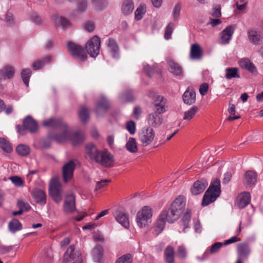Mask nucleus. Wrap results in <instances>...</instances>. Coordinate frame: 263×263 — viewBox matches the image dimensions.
Listing matches in <instances>:
<instances>
[{
    "mask_svg": "<svg viewBox=\"0 0 263 263\" xmlns=\"http://www.w3.org/2000/svg\"><path fill=\"white\" fill-rule=\"evenodd\" d=\"M85 155L90 161L95 162L105 167L113 166L114 156L107 150H99L96 146L92 143H88L85 147Z\"/></svg>",
    "mask_w": 263,
    "mask_h": 263,
    "instance_id": "1",
    "label": "nucleus"
},
{
    "mask_svg": "<svg viewBox=\"0 0 263 263\" xmlns=\"http://www.w3.org/2000/svg\"><path fill=\"white\" fill-rule=\"evenodd\" d=\"M185 206V199L182 196H179L172 203L168 210L162 211L163 215L166 217V220L173 223L177 220L184 211Z\"/></svg>",
    "mask_w": 263,
    "mask_h": 263,
    "instance_id": "2",
    "label": "nucleus"
},
{
    "mask_svg": "<svg viewBox=\"0 0 263 263\" xmlns=\"http://www.w3.org/2000/svg\"><path fill=\"white\" fill-rule=\"evenodd\" d=\"M43 124L47 127L53 128H60L62 132L61 134L50 135V137L59 143L64 142L69 137L68 127L61 119L51 118L49 119L44 121Z\"/></svg>",
    "mask_w": 263,
    "mask_h": 263,
    "instance_id": "3",
    "label": "nucleus"
},
{
    "mask_svg": "<svg viewBox=\"0 0 263 263\" xmlns=\"http://www.w3.org/2000/svg\"><path fill=\"white\" fill-rule=\"evenodd\" d=\"M221 193L220 183L219 179L212 182L203 197L202 205L206 206L215 201Z\"/></svg>",
    "mask_w": 263,
    "mask_h": 263,
    "instance_id": "4",
    "label": "nucleus"
},
{
    "mask_svg": "<svg viewBox=\"0 0 263 263\" xmlns=\"http://www.w3.org/2000/svg\"><path fill=\"white\" fill-rule=\"evenodd\" d=\"M152 209L148 206H144L136 215V223L140 229L145 228L151 222Z\"/></svg>",
    "mask_w": 263,
    "mask_h": 263,
    "instance_id": "5",
    "label": "nucleus"
},
{
    "mask_svg": "<svg viewBox=\"0 0 263 263\" xmlns=\"http://www.w3.org/2000/svg\"><path fill=\"white\" fill-rule=\"evenodd\" d=\"M66 47L68 51L73 58L77 59L81 62L87 60V53L84 48L82 46L70 42L67 44Z\"/></svg>",
    "mask_w": 263,
    "mask_h": 263,
    "instance_id": "6",
    "label": "nucleus"
},
{
    "mask_svg": "<svg viewBox=\"0 0 263 263\" xmlns=\"http://www.w3.org/2000/svg\"><path fill=\"white\" fill-rule=\"evenodd\" d=\"M149 97L153 100V105L155 108V112L159 114L165 113L168 108L166 99L161 95L149 93Z\"/></svg>",
    "mask_w": 263,
    "mask_h": 263,
    "instance_id": "7",
    "label": "nucleus"
},
{
    "mask_svg": "<svg viewBox=\"0 0 263 263\" xmlns=\"http://www.w3.org/2000/svg\"><path fill=\"white\" fill-rule=\"evenodd\" d=\"M155 133L152 127L145 126L139 133V140L143 146H147L153 141Z\"/></svg>",
    "mask_w": 263,
    "mask_h": 263,
    "instance_id": "8",
    "label": "nucleus"
},
{
    "mask_svg": "<svg viewBox=\"0 0 263 263\" xmlns=\"http://www.w3.org/2000/svg\"><path fill=\"white\" fill-rule=\"evenodd\" d=\"M101 46V40L95 35L88 41L85 48L90 57L96 58L99 53Z\"/></svg>",
    "mask_w": 263,
    "mask_h": 263,
    "instance_id": "9",
    "label": "nucleus"
},
{
    "mask_svg": "<svg viewBox=\"0 0 263 263\" xmlns=\"http://www.w3.org/2000/svg\"><path fill=\"white\" fill-rule=\"evenodd\" d=\"M64 263H82V258L79 251H75L72 246H70L65 253L63 257Z\"/></svg>",
    "mask_w": 263,
    "mask_h": 263,
    "instance_id": "10",
    "label": "nucleus"
},
{
    "mask_svg": "<svg viewBox=\"0 0 263 263\" xmlns=\"http://www.w3.org/2000/svg\"><path fill=\"white\" fill-rule=\"evenodd\" d=\"M49 193L50 196L55 202L59 203L62 201V185L57 180L53 179L51 180L50 185Z\"/></svg>",
    "mask_w": 263,
    "mask_h": 263,
    "instance_id": "11",
    "label": "nucleus"
},
{
    "mask_svg": "<svg viewBox=\"0 0 263 263\" xmlns=\"http://www.w3.org/2000/svg\"><path fill=\"white\" fill-rule=\"evenodd\" d=\"M76 160H70L63 165L62 173L64 182H68L72 179L73 173L76 167Z\"/></svg>",
    "mask_w": 263,
    "mask_h": 263,
    "instance_id": "12",
    "label": "nucleus"
},
{
    "mask_svg": "<svg viewBox=\"0 0 263 263\" xmlns=\"http://www.w3.org/2000/svg\"><path fill=\"white\" fill-rule=\"evenodd\" d=\"M162 114L153 112L149 114L146 117V120L149 126L151 127H158L163 122Z\"/></svg>",
    "mask_w": 263,
    "mask_h": 263,
    "instance_id": "13",
    "label": "nucleus"
},
{
    "mask_svg": "<svg viewBox=\"0 0 263 263\" xmlns=\"http://www.w3.org/2000/svg\"><path fill=\"white\" fill-rule=\"evenodd\" d=\"M107 50L111 56L115 59H118L120 56L119 45L115 39L110 37L106 42Z\"/></svg>",
    "mask_w": 263,
    "mask_h": 263,
    "instance_id": "14",
    "label": "nucleus"
},
{
    "mask_svg": "<svg viewBox=\"0 0 263 263\" xmlns=\"http://www.w3.org/2000/svg\"><path fill=\"white\" fill-rule=\"evenodd\" d=\"M64 211L66 213H72L76 210V199L73 194L66 195L64 200Z\"/></svg>",
    "mask_w": 263,
    "mask_h": 263,
    "instance_id": "15",
    "label": "nucleus"
},
{
    "mask_svg": "<svg viewBox=\"0 0 263 263\" xmlns=\"http://www.w3.org/2000/svg\"><path fill=\"white\" fill-rule=\"evenodd\" d=\"M208 185V181L202 179L196 181L191 189V192L194 195H198L202 193Z\"/></svg>",
    "mask_w": 263,
    "mask_h": 263,
    "instance_id": "16",
    "label": "nucleus"
},
{
    "mask_svg": "<svg viewBox=\"0 0 263 263\" xmlns=\"http://www.w3.org/2000/svg\"><path fill=\"white\" fill-rule=\"evenodd\" d=\"M251 201V195L249 192H243L237 197L236 206L242 209L248 205Z\"/></svg>",
    "mask_w": 263,
    "mask_h": 263,
    "instance_id": "17",
    "label": "nucleus"
},
{
    "mask_svg": "<svg viewBox=\"0 0 263 263\" xmlns=\"http://www.w3.org/2000/svg\"><path fill=\"white\" fill-rule=\"evenodd\" d=\"M24 127L30 133H35L38 129L37 122L30 116H27L23 122Z\"/></svg>",
    "mask_w": 263,
    "mask_h": 263,
    "instance_id": "18",
    "label": "nucleus"
},
{
    "mask_svg": "<svg viewBox=\"0 0 263 263\" xmlns=\"http://www.w3.org/2000/svg\"><path fill=\"white\" fill-rule=\"evenodd\" d=\"M109 107V104L107 100L104 97H101L97 102L95 111L97 116L106 111Z\"/></svg>",
    "mask_w": 263,
    "mask_h": 263,
    "instance_id": "19",
    "label": "nucleus"
},
{
    "mask_svg": "<svg viewBox=\"0 0 263 263\" xmlns=\"http://www.w3.org/2000/svg\"><path fill=\"white\" fill-rule=\"evenodd\" d=\"M234 30L235 27L233 25H230L227 27L220 33L221 43L223 44H228L231 40Z\"/></svg>",
    "mask_w": 263,
    "mask_h": 263,
    "instance_id": "20",
    "label": "nucleus"
},
{
    "mask_svg": "<svg viewBox=\"0 0 263 263\" xmlns=\"http://www.w3.org/2000/svg\"><path fill=\"white\" fill-rule=\"evenodd\" d=\"M31 194L36 203L42 205L46 203V195L43 190L34 189L32 191Z\"/></svg>",
    "mask_w": 263,
    "mask_h": 263,
    "instance_id": "21",
    "label": "nucleus"
},
{
    "mask_svg": "<svg viewBox=\"0 0 263 263\" xmlns=\"http://www.w3.org/2000/svg\"><path fill=\"white\" fill-rule=\"evenodd\" d=\"M183 100L184 103L191 105L196 101V93L193 88H188L184 92L182 96Z\"/></svg>",
    "mask_w": 263,
    "mask_h": 263,
    "instance_id": "22",
    "label": "nucleus"
},
{
    "mask_svg": "<svg viewBox=\"0 0 263 263\" xmlns=\"http://www.w3.org/2000/svg\"><path fill=\"white\" fill-rule=\"evenodd\" d=\"M15 72L14 68L10 65H6L0 70V81L2 80L10 79L13 78Z\"/></svg>",
    "mask_w": 263,
    "mask_h": 263,
    "instance_id": "23",
    "label": "nucleus"
},
{
    "mask_svg": "<svg viewBox=\"0 0 263 263\" xmlns=\"http://www.w3.org/2000/svg\"><path fill=\"white\" fill-rule=\"evenodd\" d=\"M116 219L125 229L129 228V216L127 213L118 212L116 215Z\"/></svg>",
    "mask_w": 263,
    "mask_h": 263,
    "instance_id": "24",
    "label": "nucleus"
},
{
    "mask_svg": "<svg viewBox=\"0 0 263 263\" xmlns=\"http://www.w3.org/2000/svg\"><path fill=\"white\" fill-rule=\"evenodd\" d=\"M69 137L66 140H70L73 145H76L82 143L84 141V136L82 133L74 132L71 133L68 129Z\"/></svg>",
    "mask_w": 263,
    "mask_h": 263,
    "instance_id": "25",
    "label": "nucleus"
},
{
    "mask_svg": "<svg viewBox=\"0 0 263 263\" xmlns=\"http://www.w3.org/2000/svg\"><path fill=\"white\" fill-rule=\"evenodd\" d=\"M238 258L246 259L250 253L248 246L246 243H240L237 246Z\"/></svg>",
    "mask_w": 263,
    "mask_h": 263,
    "instance_id": "26",
    "label": "nucleus"
},
{
    "mask_svg": "<svg viewBox=\"0 0 263 263\" xmlns=\"http://www.w3.org/2000/svg\"><path fill=\"white\" fill-rule=\"evenodd\" d=\"M240 66L253 73L256 72V68L253 63L248 59H242L239 62Z\"/></svg>",
    "mask_w": 263,
    "mask_h": 263,
    "instance_id": "27",
    "label": "nucleus"
},
{
    "mask_svg": "<svg viewBox=\"0 0 263 263\" xmlns=\"http://www.w3.org/2000/svg\"><path fill=\"white\" fill-rule=\"evenodd\" d=\"M168 69L174 75L178 76L182 74L183 71L181 67L177 63L173 61L168 63Z\"/></svg>",
    "mask_w": 263,
    "mask_h": 263,
    "instance_id": "28",
    "label": "nucleus"
},
{
    "mask_svg": "<svg viewBox=\"0 0 263 263\" xmlns=\"http://www.w3.org/2000/svg\"><path fill=\"white\" fill-rule=\"evenodd\" d=\"M191 57L193 59H199L202 58V50L198 44H194L191 47Z\"/></svg>",
    "mask_w": 263,
    "mask_h": 263,
    "instance_id": "29",
    "label": "nucleus"
},
{
    "mask_svg": "<svg viewBox=\"0 0 263 263\" xmlns=\"http://www.w3.org/2000/svg\"><path fill=\"white\" fill-rule=\"evenodd\" d=\"M256 173L252 171H247L245 174V182L249 186L253 185L256 182Z\"/></svg>",
    "mask_w": 263,
    "mask_h": 263,
    "instance_id": "30",
    "label": "nucleus"
},
{
    "mask_svg": "<svg viewBox=\"0 0 263 263\" xmlns=\"http://www.w3.org/2000/svg\"><path fill=\"white\" fill-rule=\"evenodd\" d=\"M92 255L94 261L100 263L103 255L102 247L100 245H97L92 250Z\"/></svg>",
    "mask_w": 263,
    "mask_h": 263,
    "instance_id": "31",
    "label": "nucleus"
},
{
    "mask_svg": "<svg viewBox=\"0 0 263 263\" xmlns=\"http://www.w3.org/2000/svg\"><path fill=\"white\" fill-rule=\"evenodd\" d=\"M164 259L166 263H174L175 252L174 248L171 246H167L164 252Z\"/></svg>",
    "mask_w": 263,
    "mask_h": 263,
    "instance_id": "32",
    "label": "nucleus"
},
{
    "mask_svg": "<svg viewBox=\"0 0 263 263\" xmlns=\"http://www.w3.org/2000/svg\"><path fill=\"white\" fill-rule=\"evenodd\" d=\"M248 37L250 41L255 44L258 45L261 41V36L259 32L255 30H250L248 31Z\"/></svg>",
    "mask_w": 263,
    "mask_h": 263,
    "instance_id": "33",
    "label": "nucleus"
},
{
    "mask_svg": "<svg viewBox=\"0 0 263 263\" xmlns=\"http://www.w3.org/2000/svg\"><path fill=\"white\" fill-rule=\"evenodd\" d=\"M134 8L132 0H124L122 6V11L124 15L130 14Z\"/></svg>",
    "mask_w": 263,
    "mask_h": 263,
    "instance_id": "34",
    "label": "nucleus"
},
{
    "mask_svg": "<svg viewBox=\"0 0 263 263\" xmlns=\"http://www.w3.org/2000/svg\"><path fill=\"white\" fill-rule=\"evenodd\" d=\"M79 117L80 120L85 123L89 118V110L85 106H81L78 111Z\"/></svg>",
    "mask_w": 263,
    "mask_h": 263,
    "instance_id": "35",
    "label": "nucleus"
},
{
    "mask_svg": "<svg viewBox=\"0 0 263 263\" xmlns=\"http://www.w3.org/2000/svg\"><path fill=\"white\" fill-rule=\"evenodd\" d=\"M126 149L132 153H135L138 152V146L136 141L135 138L130 137L126 144Z\"/></svg>",
    "mask_w": 263,
    "mask_h": 263,
    "instance_id": "36",
    "label": "nucleus"
},
{
    "mask_svg": "<svg viewBox=\"0 0 263 263\" xmlns=\"http://www.w3.org/2000/svg\"><path fill=\"white\" fill-rule=\"evenodd\" d=\"M226 78L228 79L232 78H239L238 69L236 67L228 68L226 70Z\"/></svg>",
    "mask_w": 263,
    "mask_h": 263,
    "instance_id": "37",
    "label": "nucleus"
},
{
    "mask_svg": "<svg viewBox=\"0 0 263 263\" xmlns=\"http://www.w3.org/2000/svg\"><path fill=\"white\" fill-rule=\"evenodd\" d=\"M16 151L18 154L21 156H26L30 153V147L25 144H20L16 148Z\"/></svg>",
    "mask_w": 263,
    "mask_h": 263,
    "instance_id": "38",
    "label": "nucleus"
},
{
    "mask_svg": "<svg viewBox=\"0 0 263 263\" xmlns=\"http://www.w3.org/2000/svg\"><path fill=\"white\" fill-rule=\"evenodd\" d=\"M53 20L57 26H61L62 27H67L69 25V21L65 18L55 15Z\"/></svg>",
    "mask_w": 263,
    "mask_h": 263,
    "instance_id": "39",
    "label": "nucleus"
},
{
    "mask_svg": "<svg viewBox=\"0 0 263 263\" xmlns=\"http://www.w3.org/2000/svg\"><path fill=\"white\" fill-rule=\"evenodd\" d=\"M21 77L26 86H28L29 79L31 75V70L29 68L23 69L21 73Z\"/></svg>",
    "mask_w": 263,
    "mask_h": 263,
    "instance_id": "40",
    "label": "nucleus"
},
{
    "mask_svg": "<svg viewBox=\"0 0 263 263\" xmlns=\"http://www.w3.org/2000/svg\"><path fill=\"white\" fill-rule=\"evenodd\" d=\"M166 220V217L164 215H163V213L161 212L156 222V228L158 229L157 230H163L165 227Z\"/></svg>",
    "mask_w": 263,
    "mask_h": 263,
    "instance_id": "41",
    "label": "nucleus"
},
{
    "mask_svg": "<svg viewBox=\"0 0 263 263\" xmlns=\"http://www.w3.org/2000/svg\"><path fill=\"white\" fill-rule=\"evenodd\" d=\"M198 108L196 106H193L189 110L184 112L183 119L185 120H191L195 116L198 111Z\"/></svg>",
    "mask_w": 263,
    "mask_h": 263,
    "instance_id": "42",
    "label": "nucleus"
},
{
    "mask_svg": "<svg viewBox=\"0 0 263 263\" xmlns=\"http://www.w3.org/2000/svg\"><path fill=\"white\" fill-rule=\"evenodd\" d=\"M146 12V6L144 5H141L138 7L135 12V18L136 20H140L143 15Z\"/></svg>",
    "mask_w": 263,
    "mask_h": 263,
    "instance_id": "43",
    "label": "nucleus"
},
{
    "mask_svg": "<svg viewBox=\"0 0 263 263\" xmlns=\"http://www.w3.org/2000/svg\"><path fill=\"white\" fill-rule=\"evenodd\" d=\"M0 146L2 149L7 153H10L12 151V148L9 142L4 138H0Z\"/></svg>",
    "mask_w": 263,
    "mask_h": 263,
    "instance_id": "44",
    "label": "nucleus"
},
{
    "mask_svg": "<svg viewBox=\"0 0 263 263\" xmlns=\"http://www.w3.org/2000/svg\"><path fill=\"white\" fill-rule=\"evenodd\" d=\"M50 60V57H47L43 60H37L35 61L32 65L34 70H38L42 68L45 64V62H49Z\"/></svg>",
    "mask_w": 263,
    "mask_h": 263,
    "instance_id": "45",
    "label": "nucleus"
},
{
    "mask_svg": "<svg viewBox=\"0 0 263 263\" xmlns=\"http://www.w3.org/2000/svg\"><path fill=\"white\" fill-rule=\"evenodd\" d=\"M191 215L189 210H187L182 218V222L183 226V229H185L189 228V223L191 220Z\"/></svg>",
    "mask_w": 263,
    "mask_h": 263,
    "instance_id": "46",
    "label": "nucleus"
},
{
    "mask_svg": "<svg viewBox=\"0 0 263 263\" xmlns=\"http://www.w3.org/2000/svg\"><path fill=\"white\" fill-rule=\"evenodd\" d=\"M9 230H21L22 226L18 220L13 219L9 223Z\"/></svg>",
    "mask_w": 263,
    "mask_h": 263,
    "instance_id": "47",
    "label": "nucleus"
},
{
    "mask_svg": "<svg viewBox=\"0 0 263 263\" xmlns=\"http://www.w3.org/2000/svg\"><path fill=\"white\" fill-rule=\"evenodd\" d=\"M174 26V24L172 22L168 24L165 29L164 38L165 39L169 40L171 39Z\"/></svg>",
    "mask_w": 263,
    "mask_h": 263,
    "instance_id": "48",
    "label": "nucleus"
},
{
    "mask_svg": "<svg viewBox=\"0 0 263 263\" xmlns=\"http://www.w3.org/2000/svg\"><path fill=\"white\" fill-rule=\"evenodd\" d=\"M122 98L126 102H132L135 100L133 91L132 90H126L122 95Z\"/></svg>",
    "mask_w": 263,
    "mask_h": 263,
    "instance_id": "49",
    "label": "nucleus"
},
{
    "mask_svg": "<svg viewBox=\"0 0 263 263\" xmlns=\"http://www.w3.org/2000/svg\"><path fill=\"white\" fill-rule=\"evenodd\" d=\"M17 205L23 212H27L30 210L31 206L26 201L22 200H18L17 202Z\"/></svg>",
    "mask_w": 263,
    "mask_h": 263,
    "instance_id": "50",
    "label": "nucleus"
},
{
    "mask_svg": "<svg viewBox=\"0 0 263 263\" xmlns=\"http://www.w3.org/2000/svg\"><path fill=\"white\" fill-rule=\"evenodd\" d=\"M132 257L129 254H127L123 255L119 258L116 261V263H132Z\"/></svg>",
    "mask_w": 263,
    "mask_h": 263,
    "instance_id": "51",
    "label": "nucleus"
},
{
    "mask_svg": "<svg viewBox=\"0 0 263 263\" xmlns=\"http://www.w3.org/2000/svg\"><path fill=\"white\" fill-rule=\"evenodd\" d=\"M107 5L106 0H93V5L98 10H101Z\"/></svg>",
    "mask_w": 263,
    "mask_h": 263,
    "instance_id": "52",
    "label": "nucleus"
},
{
    "mask_svg": "<svg viewBox=\"0 0 263 263\" xmlns=\"http://www.w3.org/2000/svg\"><path fill=\"white\" fill-rule=\"evenodd\" d=\"M181 10V5L180 3H177L175 6L173 11V17L174 21L178 20L180 16V12Z\"/></svg>",
    "mask_w": 263,
    "mask_h": 263,
    "instance_id": "53",
    "label": "nucleus"
},
{
    "mask_svg": "<svg viewBox=\"0 0 263 263\" xmlns=\"http://www.w3.org/2000/svg\"><path fill=\"white\" fill-rule=\"evenodd\" d=\"M14 247V246L0 245V255H4L10 252L13 250Z\"/></svg>",
    "mask_w": 263,
    "mask_h": 263,
    "instance_id": "54",
    "label": "nucleus"
},
{
    "mask_svg": "<svg viewBox=\"0 0 263 263\" xmlns=\"http://www.w3.org/2000/svg\"><path fill=\"white\" fill-rule=\"evenodd\" d=\"M126 129L128 131V132L131 135L135 134L136 132V124L133 121H129L127 122L126 126Z\"/></svg>",
    "mask_w": 263,
    "mask_h": 263,
    "instance_id": "55",
    "label": "nucleus"
},
{
    "mask_svg": "<svg viewBox=\"0 0 263 263\" xmlns=\"http://www.w3.org/2000/svg\"><path fill=\"white\" fill-rule=\"evenodd\" d=\"M10 179L16 186H22L24 184V181L23 179L20 177L16 176H12L10 178Z\"/></svg>",
    "mask_w": 263,
    "mask_h": 263,
    "instance_id": "56",
    "label": "nucleus"
},
{
    "mask_svg": "<svg viewBox=\"0 0 263 263\" xmlns=\"http://www.w3.org/2000/svg\"><path fill=\"white\" fill-rule=\"evenodd\" d=\"M5 21L8 26H12L14 24L13 14L10 12H7L5 17Z\"/></svg>",
    "mask_w": 263,
    "mask_h": 263,
    "instance_id": "57",
    "label": "nucleus"
},
{
    "mask_svg": "<svg viewBox=\"0 0 263 263\" xmlns=\"http://www.w3.org/2000/svg\"><path fill=\"white\" fill-rule=\"evenodd\" d=\"M110 181V180L104 179V180H102L101 181L97 182L95 190L98 191V190L101 189L102 188L106 186L107 185V183L108 182H109Z\"/></svg>",
    "mask_w": 263,
    "mask_h": 263,
    "instance_id": "58",
    "label": "nucleus"
},
{
    "mask_svg": "<svg viewBox=\"0 0 263 263\" xmlns=\"http://www.w3.org/2000/svg\"><path fill=\"white\" fill-rule=\"evenodd\" d=\"M209 85L208 83H204L202 84L199 87V92L201 95L205 96L208 91Z\"/></svg>",
    "mask_w": 263,
    "mask_h": 263,
    "instance_id": "59",
    "label": "nucleus"
},
{
    "mask_svg": "<svg viewBox=\"0 0 263 263\" xmlns=\"http://www.w3.org/2000/svg\"><path fill=\"white\" fill-rule=\"evenodd\" d=\"M87 7V3L86 0H79L78 2V10L80 11H83Z\"/></svg>",
    "mask_w": 263,
    "mask_h": 263,
    "instance_id": "60",
    "label": "nucleus"
},
{
    "mask_svg": "<svg viewBox=\"0 0 263 263\" xmlns=\"http://www.w3.org/2000/svg\"><path fill=\"white\" fill-rule=\"evenodd\" d=\"M186 251L183 246H179L178 248V256L180 258H184L186 257Z\"/></svg>",
    "mask_w": 263,
    "mask_h": 263,
    "instance_id": "61",
    "label": "nucleus"
},
{
    "mask_svg": "<svg viewBox=\"0 0 263 263\" xmlns=\"http://www.w3.org/2000/svg\"><path fill=\"white\" fill-rule=\"evenodd\" d=\"M240 240V239L236 236H234L232 237L231 238L228 239V240H226L224 241V245H228L231 243L237 242Z\"/></svg>",
    "mask_w": 263,
    "mask_h": 263,
    "instance_id": "62",
    "label": "nucleus"
},
{
    "mask_svg": "<svg viewBox=\"0 0 263 263\" xmlns=\"http://www.w3.org/2000/svg\"><path fill=\"white\" fill-rule=\"evenodd\" d=\"M232 178L231 173L230 172H227L224 174V177L222 179V183L223 184H227L231 180Z\"/></svg>",
    "mask_w": 263,
    "mask_h": 263,
    "instance_id": "63",
    "label": "nucleus"
},
{
    "mask_svg": "<svg viewBox=\"0 0 263 263\" xmlns=\"http://www.w3.org/2000/svg\"><path fill=\"white\" fill-rule=\"evenodd\" d=\"M84 27L87 31L92 32L95 29V25L92 22H88L85 24Z\"/></svg>",
    "mask_w": 263,
    "mask_h": 263,
    "instance_id": "64",
    "label": "nucleus"
}]
</instances>
